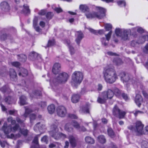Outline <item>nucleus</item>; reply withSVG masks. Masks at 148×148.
Instances as JSON below:
<instances>
[{
	"mask_svg": "<svg viewBox=\"0 0 148 148\" xmlns=\"http://www.w3.org/2000/svg\"><path fill=\"white\" fill-rule=\"evenodd\" d=\"M104 77L106 82L108 83L112 84L118 78L117 75L115 71L112 68L107 69L103 72Z\"/></svg>",
	"mask_w": 148,
	"mask_h": 148,
	"instance_id": "f257e3e1",
	"label": "nucleus"
},
{
	"mask_svg": "<svg viewBox=\"0 0 148 148\" xmlns=\"http://www.w3.org/2000/svg\"><path fill=\"white\" fill-rule=\"evenodd\" d=\"M96 10L98 12H94L92 13H86L85 15L88 18H96L101 19L103 18L106 16V10L105 9L100 7L96 6Z\"/></svg>",
	"mask_w": 148,
	"mask_h": 148,
	"instance_id": "f03ea898",
	"label": "nucleus"
},
{
	"mask_svg": "<svg viewBox=\"0 0 148 148\" xmlns=\"http://www.w3.org/2000/svg\"><path fill=\"white\" fill-rule=\"evenodd\" d=\"M83 73L79 71H75L72 74L71 83L73 86L76 87L82 82L83 78Z\"/></svg>",
	"mask_w": 148,
	"mask_h": 148,
	"instance_id": "7ed1b4c3",
	"label": "nucleus"
},
{
	"mask_svg": "<svg viewBox=\"0 0 148 148\" xmlns=\"http://www.w3.org/2000/svg\"><path fill=\"white\" fill-rule=\"evenodd\" d=\"M58 122L52 125L50 127L51 130L50 132V134L51 136L56 140L58 139L62 136L64 135V134L58 132Z\"/></svg>",
	"mask_w": 148,
	"mask_h": 148,
	"instance_id": "20e7f679",
	"label": "nucleus"
},
{
	"mask_svg": "<svg viewBox=\"0 0 148 148\" xmlns=\"http://www.w3.org/2000/svg\"><path fill=\"white\" fill-rule=\"evenodd\" d=\"M112 113L114 116L121 119L124 118L126 112L121 110L116 105L113 109Z\"/></svg>",
	"mask_w": 148,
	"mask_h": 148,
	"instance_id": "39448f33",
	"label": "nucleus"
},
{
	"mask_svg": "<svg viewBox=\"0 0 148 148\" xmlns=\"http://www.w3.org/2000/svg\"><path fill=\"white\" fill-rule=\"evenodd\" d=\"M135 128L134 131L138 136L142 135V133L143 130L144 125L142 122L139 121H137L135 123Z\"/></svg>",
	"mask_w": 148,
	"mask_h": 148,
	"instance_id": "423d86ee",
	"label": "nucleus"
},
{
	"mask_svg": "<svg viewBox=\"0 0 148 148\" xmlns=\"http://www.w3.org/2000/svg\"><path fill=\"white\" fill-rule=\"evenodd\" d=\"M64 75L65 74L64 72L60 73L57 77L54 79L52 81H50V82L51 85H52V84L56 85L58 83H62L64 80Z\"/></svg>",
	"mask_w": 148,
	"mask_h": 148,
	"instance_id": "0eeeda50",
	"label": "nucleus"
},
{
	"mask_svg": "<svg viewBox=\"0 0 148 148\" xmlns=\"http://www.w3.org/2000/svg\"><path fill=\"white\" fill-rule=\"evenodd\" d=\"M101 93L107 99H111L114 96L112 90L110 89H108L107 91L103 92Z\"/></svg>",
	"mask_w": 148,
	"mask_h": 148,
	"instance_id": "6e6552de",
	"label": "nucleus"
},
{
	"mask_svg": "<svg viewBox=\"0 0 148 148\" xmlns=\"http://www.w3.org/2000/svg\"><path fill=\"white\" fill-rule=\"evenodd\" d=\"M64 111L65 107L63 106H59L57 108V114L61 117H64L65 116Z\"/></svg>",
	"mask_w": 148,
	"mask_h": 148,
	"instance_id": "1a4fd4ad",
	"label": "nucleus"
},
{
	"mask_svg": "<svg viewBox=\"0 0 148 148\" xmlns=\"http://www.w3.org/2000/svg\"><path fill=\"white\" fill-rule=\"evenodd\" d=\"M2 129L5 134H8L12 131V126L11 125L8 126L7 123L5 122L4 123Z\"/></svg>",
	"mask_w": 148,
	"mask_h": 148,
	"instance_id": "9d476101",
	"label": "nucleus"
},
{
	"mask_svg": "<svg viewBox=\"0 0 148 148\" xmlns=\"http://www.w3.org/2000/svg\"><path fill=\"white\" fill-rule=\"evenodd\" d=\"M61 65L59 63H55L53 67L52 71L54 74L58 73L61 71Z\"/></svg>",
	"mask_w": 148,
	"mask_h": 148,
	"instance_id": "9b49d317",
	"label": "nucleus"
},
{
	"mask_svg": "<svg viewBox=\"0 0 148 148\" xmlns=\"http://www.w3.org/2000/svg\"><path fill=\"white\" fill-rule=\"evenodd\" d=\"M29 58L30 59L32 60H38L39 59L41 58L39 54L34 51H32L30 53Z\"/></svg>",
	"mask_w": 148,
	"mask_h": 148,
	"instance_id": "f8f14e48",
	"label": "nucleus"
},
{
	"mask_svg": "<svg viewBox=\"0 0 148 148\" xmlns=\"http://www.w3.org/2000/svg\"><path fill=\"white\" fill-rule=\"evenodd\" d=\"M76 32L77 34L75 40L77 43L79 45L81 41L84 37V34L81 31H77Z\"/></svg>",
	"mask_w": 148,
	"mask_h": 148,
	"instance_id": "ddd939ff",
	"label": "nucleus"
},
{
	"mask_svg": "<svg viewBox=\"0 0 148 148\" xmlns=\"http://www.w3.org/2000/svg\"><path fill=\"white\" fill-rule=\"evenodd\" d=\"M1 8L2 10L5 12L8 11L10 9L9 5L6 1H3L0 4Z\"/></svg>",
	"mask_w": 148,
	"mask_h": 148,
	"instance_id": "4468645a",
	"label": "nucleus"
},
{
	"mask_svg": "<svg viewBox=\"0 0 148 148\" xmlns=\"http://www.w3.org/2000/svg\"><path fill=\"white\" fill-rule=\"evenodd\" d=\"M130 35V32L129 31L123 30L122 33L121 37L123 40H125L128 39L129 36Z\"/></svg>",
	"mask_w": 148,
	"mask_h": 148,
	"instance_id": "2eb2a0df",
	"label": "nucleus"
},
{
	"mask_svg": "<svg viewBox=\"0 0 148 148\" xmlns=\"http://www.w3.org/2000/svg\"><path fill=\"white\" fill-rule=\"evenodd\" d=\"M134 101L138 106L139 107H140L141 104V103L143 101V99L142 96L140 95H136Z\"/></svg>",
	"mask_w": 148,
	"mask_h": 148,
	"instance_id": "dca6fc26",
	"label": "nucleus"
},
{
	"mask_svg": "<svg viewBox=\"0 0 148 148\" xmlns=\"http://www.w3.org/2000/svg\"><path fill=\"white\" fill-rule=\"evenodd\" d=\"M66 43L68 47L71 54V55L74 54L75 51L74 47L71 44L70 40H66Z\"/></svg>",
	"mask_w": 148,
	"mask_h": 148,
	"instance_id": "f3484780",
	"label": "nucleus"
},
{
	"mask_svg": "<svg viewBox=\"0 0 148 148\" xmlns=\"http://www.w3.org/2000/svg\"><path fill=\"white\" fill-rule=\"evenodd\" d=\"M39 135H38L34 138L32 143H34L35 145H32L31 148H38L39 145L38 143V136H39Z\"/></svg>",
	"mask_w": 148,
	"mask_h": 148,
	"instance_id": "a211bd4d",
	"label": "nucleus"
},
{
	"mask_svg": "<svg viewBox=\"0 0 148 148\" xmlns=\"http://www.w3.org/2000/svg\"><path fill=\"white\" fill-rule=\"evenodd\" d=\"M121 79L124 82H128L130 78L128 75H126L124 73H121L120 75Z\"/></svg>",
	"mask_w": 148,
	"mask_h": 148,
	"instance_id": "6ab92c4d",
	"label": "nucleus"
},
{
	"mask_svg": "<svg viewBox=\"0 0 148 148\" xmlns=\"http://www.w3.org/2000/svg\"><path fill=\"white\" fill-rule=\"evenodd\" d=\"M20 103L21 105H24L27 104V98L24 95L21 96L19 98Z\"/></svg>",
	"mask_w": 148,
	"mask_h": 148,
	"instance_id": "aec40b11",
	"label": "nucleus"
},
{
	"mask_svg": "<svg viewBox=\"0 0 148 148\" xmlns=\"http://www.w3.org/2000/svg\"><path fill=\"white\" fill-rule=\"evenodd\" d=\"M0 90L3 93H9L11 92V90L7 85H5L0 88Z\"/></svg>",
	"mask_w": 148,
	"mask_h": 148,
	"instance_id": "412c9836",
	"label": "nucleus"
},
{
	"mask_svg": "<svg viewBox=\"0 0 148 148\" xmlns=\"http://www.w3.org/2000/svg\"><path fill=\"white\" fill-rule=\"evenodd\" d=\"M9 75L11 79L16 78L17 77L16 73L15 70L13 69H11L10 70Z\"/></svg>",
	"mask_w": 148,
	"mask_h": 148,
	"instance_id": "4be33fe9",
	"label": "nucleus"
},
{
	"mask_svg": "<svg viewBox=\"0 0 148 148\" xmlns=\"http://www.w3.org/2000/svg\"><path fill=\"white\" fill-rule=\"evenodd\" d=\"M27 70L24 68H21V69L20 72L18 73V75L20 76H22L23 77L27 76L28 75Z\"/></svg>",
	"mask_w": 148,
	"mask_h": 148,
	"instance_id": "5701e85b",
	"label": "nucleus"
},
{
	"mask_svg": "<svg viewBox=\"0 0 148 148\" xmlns=\"http://www.w3.org/2000/svg\"><path fill=\"white\" fill-rule=\"evenodd\" d=\"M23 9L22 10L23 13L25 14H28L30 13V11L29 8V6L27 4H24L23 6Z\"/></svg>",
	"mask_w": 148,
	"mask_h": 148,
	"instance_id": "b1692460",
	"label": "nucleus"
},
{
	"mask_svg": "<svg viewBox=\"0 0 148 148\" xmlns=\"http://www.w3.org/2000/svg\"><path fill=\"white\" fill-rule=\"evenodd\" d=\"M69 139L70 143L73 147H75L76 146V143L74 137L72 136H69Z\"/></svg>",
	"mask_w": 148,
	"mask_h": 148,
	"instance_id": "393cba45",
	"label": "nucleus"
},
{
	"mask_svg": "<svg viewBox=\"0 0 148 148\" xmlns=\"http://www.w3.org/2000/svg\"><path fill=\"white\" fill-rule=\"evenodd\" d=\"M45 125H44L41 124L40 125V123H38L34 127V130L36 131H37L38 129L40 131L44 128Z\"/></svg>",
	"mask_w": 148,
	"mask_h": 148,
	"instance_id": "a878e982",
	"label": "nucleus"
},
{
	"mask_svg": "<svg viewBox=\"0 0 148 148\" xmlns=\"http://www.w3.org/2000/svg\"><path fill=\"white\" fill-rule=\"evenodd\" d=\"M18 57V59L20 61L25 62L27 60L26 56L24 54H18L17 55Z\"/></svg>",
	"mask_w": 148,
	"mask_h": 148,
	"instance_id": "bb28decb",
	"label": "nucleus"
},
{
	"mask_svg": "<svg viewBox=\"0 0 148 148\" xmlns=\"http://www.w3.org/2000/svg\"><path fill=\"white\" fill-rule=\"evenodd\" d=\"M89 30L90 32L96 35H97L98 34L101 35L104 33V32L102 30H100L97 31L91 28H89Z\"/></svg>",
	"mask_w": 148,
	"mask_h": 148,
	"instance_id": "cd10ccee",
	"label": "nucleus"
},
{
	"mask_svg": "<svg viewBox=\"0 0 148 148\" xmlns=\"http://www.w3.org/2000/svg\"><path fill=\"white\" fill-rule=\"evenodd\" d=\"M80 96L78 94H74L71 98L72 102L74 103H76L78 102L79 100Z\"/></svg>",
	"mask_w": 148,
	"mask_h": 148,
	"instance_id": "c85d7f7f",
	"label": "nucleus"
},
{
	"mask_svg": "<svg viewBox=\"0 0 148 148\" xmlns=\"http://www.w3.org/2000/svg\"><path fill=\"white\" fill-rule=\"evenodd\" d=\"M80 10L83 12H88L89 11V8L86 5H81L79 6Z\"/></svg>",
	"mask_w": 148,
	"mask_h": 148,
	"instance_id": "c756f323",
	"label": "nucleus"
},
{
	"mask_svg": "<svg viewBox=\"0 0 148 148\" xmlns=\"http://www.w3.org/2000/svg\"><path fill=\"white\" fill-rule=\"evenodd\" d=\"M101 97H99L97 99V102L100 103H104L106 101L107 99L106 98H105V97L102 95L101 93Z\"/></svg>",
	"mask_w": 148,
	"mask_h": 148,
	"instance_id": "7c9ffc66",
	"label": "nucleus"
},
{
	"mask_svg": "<svg viewBox=\"0 0 148 148\" xmlns=\"http://www.w3.org/2000/svg\"><path fill=\"white\" fill-rule=\"evenodd\" d=\"M47 110L49 113L50 114H53L55 110V106L53 104H51L48 106L47 108Z\"/></svg>",
	"mask_w": 148,
	"mask_h": 148,
	"instance_id": "2f4dec72",
	"label": "nucleus"
},
{
	"mask_svg": "<svg viewBox=\"0 0 148 148\" xmlns=\"http://www.w3.org/2000/svg\"><path fill=\"white\" fill-rule=\"evenodd\" d=\"M14 98L10 96H8L6 97L5 99V101L9 104H11L14 101Z\"/></svg>",
	"mask_w": 148,
	"mask_h": 148,
	"instance_id": "473e14b6",
	"label": "nucleus"
},
{
	"mask_svg": "<svg viewBox=\"0 0 148 148\" xmlns=\"http://www.w3.org/2000/svg\"><path fill=\"white\" fill-rule=\"evenodd\" d=\"M113 62L116 65H119L123 63V62L120 58H114L113 60Z\"/></svg>",
	"mask_w": 148,
	"mask_h": 148,
	"instance_id": "72a5a7b5",
	"label": "nucleus"
},
{
	"mask_svg": "<svg viewBox=\"0 0 148 148\" xmlns=\"http://www.w3.org/2000/svg\"><path fill=\"white\" fill-rule=\"evenodd\" d=\"M85 140L86 142L89 144H93L95 143L94 140L91 137L87 136L85 138Z\"/></svg>",
	"mask_w": 148,
	"mask_h": 148,
	"instance_id": "f704fd0d",
	"label": "nucleus"
},
{
	"mask_svg": "<svg viewBox=\"0 0 148 148\" xmlns=\"http://www.w3.org/2000/svg\"><path fill=\"white\" fill-rule=\"evenodd\" d=\"M98 141L102 144L105 143L106 142V139L103 135H100L97 138Z\"/></svg>",
	"mask_w": 148,
	"mask_h": 148,
	"instance_id": "c9c22d12",
	"label": "nucleus"
},
{
	"mask_svg": "<svg viewBox=\"0 0 148 148\" xmlns=\"http://www.w3.org/2000/svg\"><path fill=\"white\" fill-rule=\"evenodd\" d=\"M108 135L111 138H113L114 137V133L112 128H108Z\"/></svg>",
	"mask_w": 148,
	"mask_h": 148,
	"instance_id": "e433bc0d",
	"label": "nucleus"
},
{
	"mask_svg": "<svg viewBox=\"0 0 148 148\" xmlns=\"http://www.w3.org/2000/svg\"><path fill=\"white\" fill-rule=\"evenodd\" d=\"M113 93L117 96H119L121 94V91L117 88H115L113 90Z\"/></svg>",
	"mask_w": 148,
	"mask_h": 148,
	"instance_id": "4c0bfd02",
	"label": "nucleus"
},
{
	"mask_svg": "<svg viewBox=\"0 0 148 148\" xmlns=\"http://www.w3.org/2000/svg\"><path fill=\"white\" fill-rule=\"evenodd\" d=\"M8 34H3L0 35V39L1 41H5L7 39Z\"/></svg>",
	"mask_w": 148,
	"mask_h": 148,
	"instance_id": "58836bf2",
	"label": "nucleus"
},
{
	"mask_svg": "<svg viewBox=\"0 0 148 148\" xmlns=\"http://www.w3.org/2000/svg\"><path fill=\"white\" fill-rule=\"evenodd\" d=\"M19 131L21 134L24 136H26L28 132V130L24 129H21L20 128Z\"/></svg>",
	"mask_w": 148,
	"mask_h": 148,
	"instance_id": "ea45409f",
	"label": "nucleus"
},
{
	"mask_svg": "<svg viewBox=\"0 0 148 148\" xmlns=\"http://www.w3.org/2000/svg\"><path fill=\"white\" fill-rule=\"evenodd\" d=\"M17 122L20 124L22 127H24L25 126V123H23L24 121L21 119L20 118L17 117L16 118Z\"/></svg>",
	"mask_w": 148,
	"mask_h": 148,
	"instance_id": "a19ab883",
	"label": "nucleus"
},
{
	"mask_svg": "<svg viewBox=\"0 0 148 148\" xmlns=\"http://www.w3.org/2000/svg\"><path fill=\"white\" fill-rule=\"evenodd\" d=\"M123 31L119 28L116 29L115 30V33L117 36L121 37Z\"/></svg>",
	"mask_w": 148,
	"mask_h": 148,
	"instance_id": "79ce46f5",
	"label": "nucleus"
},
{
	"mask_svg": "<svg viewBox=\"0 0 148 148\" xmlns=\"http://www.w3.org/2000/svg\"><path fill=\"white\" fill-rule=\"evenodd\" d=\"M72 124L74 127L77 129V130H79V129L80 128L79 124L75 121H72Z\"/></svg>",
	"mask_w": 148,
	"mask_h": 148,
	"instance_id": "37998d69",
	"label": "nucleus"
},
{
	"mask_svg": "<svg viewBox=\"0 0 148 148\" xmlns=\"http://www.w3.org/2000/svg\"><path fill=\"white\" fill-rule=\"evenodd\" d=\"M81 111L83 113H89V109L87 106L82 107V108Z\"/></svg>",
	"mask_w": 148,
	"mask_h": 148,
	"instance_id": "c03bdc74",
	"label": "nucleus"
},
{
	"mask_svg": "<svg viewBox=\"0 0 148 148\" xmlns=\"http://www.w3.org/2000/svg\"><path fill=\"white\" fill-rule=\"evenodd\" d=\"M19 128V125L18 124H16L14 126L12 127V131L15 132Z\"/></svg>",
	"mask_w": 148,
	"mask_h": 148,
	"instance_id": "a18cd8bd",
	"label": "nucleus"
},
{
	"mask_svg": "<svg viewBox=\"0 0 148 148\" xmlns=\"http://www.w3.org/2000/svg\"><path fill=\"white\" fill-rule=\"evenodd\" d=\"M53 16V13L51 12H48L46 15V17L47 19H50Z\"/></svg>",
	"mask_w": 148,
	"mask_h": 148,
	"instance_id": "49530a36",
	"label": "nucleus"
},
{
	"mask_svg": "<svg viewBox=\"0 0 148 148\" xmlns=\"http://www.w3.org/2000/svg\"><path fill=\"white\" fill-rule=\"evenodd\" d=\"M142 148H148V143L145 141H143L141 143Z\"/></svg>",
	"mask_w": 148,
	"mask_h": 148,
	"instance_id": "de8ad7c7",
	"label": "nucleus"
},
{
	"mask_svg": "<svg viewBox=\"0 0 148 148\" xmlns=\"http://www.w3.org/2000/svg\"><path fill=\"white\" fill-rule=\"evenodd\" d=\"M11 64L13 66L16 67H19L21 65L20 63L19 62L17 61L11 62Z\"/></svg>",
	"mask_w": 148,
	"mask_h": 148,
	"instance_id": "09e8293b",
	"label": "nucleus"
},
{
	"mask_svg": "<svg viewBox=\"0 0 148 148\" xmlns=\"http://www.w3.org/2000/svg\"><path fill=\"white\" fill-rule=\"evenodd\" d=\"M106 31L110 30L112 28V25L110 24H106L104 25Z\"/></svg>",
	"mask_w": 148,
	"mask_h": 148,
	"instance_id": "8fccbe9b",
	"label": "nucleus"
},
{
	"mask_svg": "<svg viewBox=\"0 0 148 148\" xmlns=\"http://www.w3.org/2000/svg\"><path fill=\"white\" fill-rule=\"evenodd\" d=\"M52 8L53 10L58 13L61 12H62V10L60 7L58 8L55 7L54 8L53 7Z\"/></svg>",
	"mask_w": 148,
	"mask_h": 148,
	"instance_id": "3c124183",
	"label": "nucleus"
},
{
	"mask_svg": "<svg viewBox=\"0 0 148 148\" xmlns=\"http://www.w3.org/2000/svg\"><path fill=\"white\" fill-rule=\"evenodd\" d=\"M55 41L54 40H49L47 44V47H49L55 44Z\"/></svg>",
	"mask_w": 148,
	"mask_h": 148,
	"instance_id": "603ef678",
	"label": "nucleus"
},
{
	"mask_svg": "<svg viewBox=\"0 0 148 148\" xmlns=\"http://www.w3.org/2000/svg\"><path fill=\"white\" fill-rule=\"evenodd\" d=\"M101 41L102 44L104 45V46H106L108 45V42H106V40L104 38H103L101 39Z\"/></svg>",
	"mask_w": 148,
	"mask_h": 148,
	"instance_id": "864d4df0",
	"label": "nucleus"
},
{
	"mask_svg": "<svg viewBox=\"0 0 148 148\" xmlns=\"http://www.w3.org/2000/svg\"><path fill=\"white\" fill-rule=\"evenodd\" d=\"M41 140L42 142H45L46 144H47L48 141L47 139V136H45L41 139Z\"/></svg>",
	"mask_w": 148,
	"mask_h": 148,
	"instance_id": "5fc2aeb1",
	"label": "nucleus"
},
{
	"mask_svg": "<svg viewBox=\"0 0 148 148\" xmlns=\"http://www.w3.org/2000/svg\"><path fill=\"white\" fill-rule=\"evenodd\" d=\"M47 12V11L45 10H42L38 12V14L40 15H44Z\"/></svg>",
	"mask_w": 148,
	"mask_h": 148,
	"instance_id": "6e6d98bb",
	"label": "nucleus"
},
{
	"mask_svg": "<svg viewBox=\"0 0 148 148\" xmlns=\"http://www.w3.org/2000/svg\"><path fill=\"white\" fill-rule=\"evenodd\" d=\"M143 51L145 53H148V43L146 44L143 49Z\"/></svg>",
	"mask_w": 148,
	"mask_h": 148,
	"instance_id": "4d7b16f0",
	"label": "nucleus"
},
{
	"mask_svg": "<svg viewBox=\"0 0 148 148\" xmlns=\"http://www.w3.org/2000/svg\"><path fill=\"white\" fill-rule=\"evenodd\" d=\"M147 134H148V126H147L145 127V129L144 130H143L142 135Z\"/></svg>",
	"mask_w": 148,
	"mask_h": 148,
	"instance_id": "13d9d810",
	"label": "nucleus"
},
{
	"mask_svg": "<svg viewBox=\"0 0 148 148\" xmlns=\"http://www.w3.org/2000/svg\"><path fill=\"white\" fill-rule=\"evenodd\" d=\"M111 34L112 32L111 31H110L108 34L105 35L106 40L108 41H109V40H110L111 37Z\"/></svg>",
	"mask_w": 148,
	"mask_h": 148,
	"instance_id": "bf43d9fd",
	"label": "nucleus"
},
{
	"mask_svg": "<svg viewBox=\"0 0 148 148\" xmlns=\"http://www.w3.org/2000/svg\"><path fill=\"white\" fill-rule=\"evenodd\" d=\"M79 132H84L86 131V129L84 126H82L80 127L79 130H77Z\"/></svg>",
	"mask_w": 148,
	"mask_h": 148,
	"instance_id": "052dcab7",
	"label": "nucleus"
},
{
	"mask_svg": "<svg viewBox=\"0 0 148 148\" xmlns=\"http://www.w3.org/2000/svg\"><path fill=\"white\" fill-rule=\"evenodd\" d=\"M131 45L133 47H135L138 46V45L139 44L136 41H132L131 42Z\"/></svg>",
	"mask_w": 148,
	"mask_h": 148,
	"instance_id": "680f3d73",
	"label": "nucleus"
},
{
	"mask_svg": "<svg viewBox=\"0 0 148 148\" xmlns=\"http://www.w3.org/2000/svg\"><path fill=\"white\" fill-rule=\"evenodd\" d=\"M39 106L42 108H44L46 106V103L45 102H41L39 103Z\"/></svg>",
	"mask_w": 148,
	"mask_h": 148,
	"instance_id": "e2e57ef3",
	"label": "nucleus"
},
{
	"mask_svg": "<svg viewBox=\"0 0 148 148\" xmlns=\"http://www.w3.org/2000/svg\"><path fill=\"white\" fill-rule=\"evenodd\" d=\"M117 3L119 5H121L122 4L124 5V6L126 5V3L124 1H119L117 2Z\"/></svg>",
	"mask_w": 148,
	"mask_h": 148,
	"instance_id": "0e129e2a",
	"label": "nucleus"
},
{
	"mask_svg": "<svg viewBox=\"0 0 148 148\" xmlns=\"http://www.w3.org/2000/svg\"><path fill=\"white\" fill-rule=\"evenodd\" d=\"M38 20V18L36 16H35L33 20V26H36Z\"/></svg>",
	"mask_w": 148,
	"mask_h": 148,
	"instance_id": "69168bd1",
	"label": "nucleus"
},
{
	"mask_svg": "<svg viewBox=\"0 0 148 148\" xmlns=\"http://www.w3.org/2000/svg\"><path fill=\"white\" fill-rule=\"evenodd\" d=\"M107 54L110 56H117L118 55L115 53H113L111 51H108L107 52Z\"/></svg>",
	"mask_w": 148,
	"mask_h": 148,
	"instance_id": "338daca9",
	"label": "nucleus"
},
{
	"mask_svg": "<svg viewBox=\"0 0 148 148\" xmlns=\"http://www.w3.org/2000/svg\"><path fill=\"white\" fill-rule=\"evenodd\" d=\"M34 28L35 29V30L37 32H41L42 30V29L40 28V27L39 26H34Z\"/></svg>",
	"mask_w": 148,
	"mask_h": 148,
	"instance_id": "774afa93",
	"label": "nucleus"
}]
</instances>
